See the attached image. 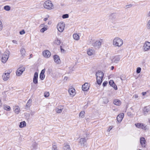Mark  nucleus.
Returning a JSON list of instances; mask_svg holds the SVG:
<instances>
[{"label": "nucleus", "instance_id": "obj_1", "mask_svg": "<svg viewBox=\"0 0 150 150\" xmlns=\"http://www.w3.org/2000/svg\"><path fill=\"white\" fill-rule=\"evenodd\" d=\"M112 44L115 47H120L123 44V40L119 37L114 38L112 40Z\"/></svg>", "mask_w": 150, "mask_h": 150}, {"label": "nucleus", "instance_id": "obj_2", "mask_svg": "<svg viewBox=\"0 0 150 150\" xmlns=\"http://www.w3.org/2000/svg\"><path fill=\"white\" fill-rule=\"evenodd\" d=\"M43 6L45 9L48 10H53L54 8V4L50 0H47L43 3Z\"/></svg>", "mask_w": 150, "mask_h": 150}, {"label": "nucleus", "instance_id": "obj_3", "mask_svg": "<svg viewBox=\"0 0 150 150\" xmlns=\"http://www.w3.org/2000/svg\"><path fill=\"white\" fill-rule=\"evenodd\" d=\"M103 76L104 74L101 71H99L96 73V81L98 85H100L101 83Z\"/></svg>", "mask_w": 150, "mask_h": 150}, {"label": "nucleus", "instance_id": "obj_4", "mask_svg": "<svg viewBox=\"0 0 150 150\" xmlns=\"http://www.w3.org/2000/svg\"><path fill=\"white\" fill-rule=\"evenodd\" d=\"M65 27V23L62 21L59 22L56 26L57 30L60 33H62L64 31Z\"/></svg>", "mask_w": 150, "mask_h": 150}, {"label": "nucleus", "instance_id": "obj_5", "mask_svg": "<svg viewBox=\"0 0 150 150\" xmlns=\"http://www.w3.org/2000/svg\"><path fill=\"white\" fill-rule=\"evenodd\" d=\"M9 52L8 51L5 52L2 55L1 58V62L4 64L6 63L8 60L9 57Z\"/></svg>", "mask_w": 150, "mask_h": 150}, {"label": "nucleus", "instance_id": "obj_6", "mask_svg": "<svg viewBox=\"0 0 150 150\" xmlns=\"http://www.w3.org/2000/svg\"><path fill=\"white\" fill-rule=\"evenodd\" d=\"M120 58L119 55H115L111 57L110 59L112 63L117 64L120 61Z\"/></svg>", "mask_w": 150, "mask_h": 150}, {"label": "nucleus", "instance_id": "obj_7", "mask_svg": "<svg viewBox=\"0 0 150 150\" xmlns=\"http://www.w3.org/2000/svg\"><path fill=\"white\" fill-rule=\"evenodd\" d=\"M68 93L70 97H74L76 94V92L75 88L72 87H71L69 88L68 90Z\"/></svg>", "mask_w": 150, "mask_h": 150}, {"label": "nucleus", "instance_id": "obj_8", "mask_svg": "<svg viewBox=\"0 0 150 150\" xmlns=\"http://www.w3.org/2000/svg\"><path fill=\"white\" fill-rule=\"evenodd\" d=\"M150 50V42L146 41L144 43L143 46V50L144 52H146Z\"/></svg>", "mask_w": 150, "mask_h": 150}, {"label": "nucleus", "instance_id": "obj_9", "mask_svg": "<svg viewBox=\"0 0 150 150\" xmlns=\"http://www.w3.org/2000/svg\"><path fill=\"white\" fill-rule=\"evenodd\" d=\"M10 72L7 71H5L2 75V79L4 81H7L10 77Z\"/></svg>", "mask_w": 150, "mask_h": 150}, {"label": "nucleus", "instance_id": "obj_10", "mask_svg": "<svg viewBox=\"0 0 150 150\" xmlns=\"http://www.w3.org/2000/svg\"><path fill=\"white\" fill-rule=\"evenodd\" d=\"M42 54L43 57L46 58H49L51 56V53L48 50L43 51L42 52Z\"/></svg>", "mask_w": 150, "mask_h": 150}, {"label": "nucleus", "instance_id": "obj_11", "mask_svg": "<svg viewBox=\"0 0 150 150\" xmlns=\"http://www.w3.org/2000/svg\"><path fill=\"white\" fill-rule=\"evenodd\" d=\"M92 45L96 49H98L101 47V43L100 41L97 40L95 41L92 44Z\"/></svg>", "mask_w": 150, "mask_h": 150}, {"label": "nucleus", "instance_id": "obj_12", "mask_svg": "<svg viewBox=\"0 0 150 150\" xmlns=\"http://www.w3.org/2000/svg\"><path fill=\"white\" fill-rule=\"evenodd\" d=\"M25 70V68L24 67H19L17 70L16 75L17 76H20L23 73V72Z\"/></svg>", "mask_w": 150, "mask_h": 150}, {"label": "nucleus", "instance_id": "obj_13", "mask_svg": "<svg viewBox=\"0 0 150 150\" xmlns=\"http://www.w3.org/2000/svg\"><path fill=\"white\" fill-rule=\"evenodd\" d=\"M90 86V85L89 83H85L82 86V90L84 91H87L89 89Z\"/></svg>", "mask_w": 150, "mask_h": 150}, {"label": "nucleus", "instance_id": "obj_14", "mask_svg": "<svg viewBox=\"0 0 150 150\" xmlns=\"http://www.w3.org/2000/svg\"><path fill=\"white\" fill-rule=\"evenodd\" d=\"M40 27L41 28L40 30V32L41 33H44L48 29V26L45 25L44 24H42L40 25Z\"/></svg>", "mask_w": 150, "mask_h": 150}, {"label": "nucleus", "instance_id": "obj_15", "mask_svg": "<svg viewBox=\"0 0 150 150\" xmlns=\"http://www.w3.org/2000/svg\"><path fill=\"white\" fill-rule=\"evenodd\" d=\"M79 143L81 146H86L87 145V139L85 138H81L79 139Z\"/></svg>", "mask_w": 150, "mask_h": 150}, {"label": "nucleus", "instance_id": "obj_16", "mask_svg": "<svg viewBox=\"0 0 150 150\" xmlns=\"http://www.w3.org/2000/svg\"><path fill=\"white\" fill-rule=\"evenodd\" d=\"M53 58L54 62L57 64H59L61 63V60L59 56L55 54L53 56Z\"/></svg>", "mask_w": 150, "mask_h": 150}, {"label": "nucleus", "instance_id": "obj_17", "mask_svg": "<svg viewBox=\"0 0 150 150\" xmlns=\"http://www.w3.org/2000/svg\"><path fill=\"white\" fill-rule=\"evenodd\" d=\"M135 126L138 128L142 129L144 130L146 129V126L144 124L141 123H137L135 124Z\"/></svg>", "mask_w": 150, "mask_h": 150}, {"label": "nucleus", "instance_id": "obj_18", "mask_svg": "<svg viewBox=\"0 0 150 150\" xmlns=\"http://www.w3.org/2000/svg\"><path fill=\"white\" fill-rule=\"evenodd\" d=\"M13 110L15 113L16 115L18 114L21 112L20 108L18 105H15L14 106Z\"/></svg>", "mask_w": 150, "mask_h": 150}, {"label": "nucleus", "instance_id": "obj_19", "mask_svg": "<svg viewBox=\"0 0 150 150\" xmlns=\"http://www.w3.org/2000/svg\"><path fill=\"white\" fill-rule=\"evenodd\" d=\"M124 116V114L123 113H120L117 116V120L119 123H120L122 122Z\"/></svg>", "mask_w": 150, "mask_h": 150}, {"label": "nucleus", "instance_id": "obj_20", "mask_svg": "<svg viewBox=\"0 0 150 150\" xmlns=\"http://www.w3.org/2000/svg\"><path fill=\"white\" fill-rule=\"evenodd\" d=\"M38 74L35 72L34 75L33 82L34 84H37L38 83Z\"/></svg>", "mask_w": 150, "mask_h": 150}, {"label": "nucleus", "instance_id": "obj_21", "mask_svg": "<svg viewBox=\"0 0 150 150\" xmlns=\"http://www.w3.org/2000/svg\"><path fill=\"white\" fill-rule=\"evenodd\" d=\"M140 143L142 147H145L146 146V141L143 137H141L140 138Z\"/></svg>", "mask_w": 150, "mask_h": 150}, {"label": "nucleus", "instance_id": "obj_22", "mask_svg": "<svg viewBox=\"0 0 150 150\" xmlns=\"http://www.w3.org/2000/svg\"><path fill=\"white\" fill-rule=\"evenodd\" d=\"M20 54L22 57H24L25 56L26 52L25 48L23 47H22L20 50Z\"/></svg>", "mask_w": 150, "mask_h": 150}, {"label": "nucleus", "instance_id": "obj_23", "mask_svg": "<svg viewBox=\"0 0 150 150\" xmlns=\"http://www.w3.org/2000/svg\"><path fill=\"white\" fill-rule=\"evenodd\" d=\"M45 69H42L41 71L40 74V78L42 80H43L45 78V75L44 73L45 72Z\"/></svg>", "mask_w": 150, "mask_h": 150}, {"label": "nucleus", "instance_id": "obj_24", "mask_svg": "<svg viewBox=\"0 0 150 150\" xmlns=\"http://www.w3.org/2000/svg\"><path fill=\"white\" fill-rule=\"evenodd\" d=\"M121 101L119 99H115L113 101V103L116 105L120 106L122 104Z\"/></svg>", "mask_w": 150, "mask_h": 150}, {"label": "nucleus", "instance_id": "obj_25", "mask_svg": "<svg viewBox=\"0 0 150 150\" xmlns=\"http://www.w3.org/2000/svg\"><path fill=\"white\" fill-rule=\"evenodd\" d=\"M110 85L112 86L115 90H117V86L114 83V81L112 80H110L109 82Z\"/></svg>", "mask_w": 150, "mask_h": 150}, {"label": "nucleus", "instance_id": "obj_26", "mask_svg": "<svg viewBox=\"0 0 150 150\" xmlns=\"http://www.w3.org/2000/svg\"><path fill=\"white\" fill-rule=\"evenodd\" d=\"M63 109V106H60L56 108L55 109L56 112L58 113H61Z\"/></svg>", "mask_w": 150, "mask_h": 150}, {"label": "nucleus", "instance_id": "obj_27", "mask_svg": "<svg viewBox=\"0 0 150 150\" xmlns=\"http://www.w3.org/2000/svg\"><path fill=\"white\" fill-rule=\"evenodd\" d=\"M150 111V108L149 107L146 106L143 109V112L145 114L148 113Z\"/></svg>", "mask_w": 150, "mask_h": 150}, {"label": "nucleus", "instance_id": "obj_28", "mask_svg": "<svg viewBox=\"0 0 150 150\" xmlns=\"http://www.w3.org/2000/svg\"><path fill=\"white\" fill-rule=\"evenodd\" d=\"M9 94V92L7 91H4L2 93L3 97L5 99L6 98L7 96H8Z\"/></svg>", "mask_w": 150, "mask_h": 150}, {"label": "nucleus", "instance_id": "obj_29", "mask_svg": "<svg viewBox=\"0 0 150 150\" xmlns=\"http://www.w3.org/2000/svg\"><path fill=\"white\" fill-rule=\"evenodd\" d=\"M26 124L25 121L21 122L20 123L19 126L20 128H22L26 126Z\"/></svg>", "mask_w": 150, "mask_h": 150}, {"label": "nucleus", "instance_id": "obj_30", "mask_svg": "<svg viewBox=\"0 0 150 150\" xmlns=\"http://www.w3.org/2000/svg\"><path fill=\"white\" fill-rule=\"evenodd\" d=\"M73 39L76 40H79L80 37L79 35L77 33L74 34L73 35Z\"/></svg>", "mask_w": 150, "mask_h": 150}, {"label": "nucleus", "instance_id": "obj_31", "mask_svg": "<svg viewBox=\"0 0 150 150\" xmlns=\"http://www.w3.org/2000/svg\"><path fill=\"white\" fill-rule=\"evenodd\" d=\"M53 43L56 45H59L60 44V41L58 39H56L54 41Z\"/></svg>", "mask_w": 150, "mask_h": 150}, {"label": "nucleus", "instance_id": "obj_32", "mask_svg": "<svg viewBox=\"0 0 150 150\" xmlns=\"http://www.w3.org/2000/svg\"><path fill=\"white\" fill-rule=\"evenodd\" d=\"M87 53L88 55L91 56L93 53V50H92L90 49H88L87 50Z\"/></svg>", "mask_w": 150, "mask_h": 150}, {"label": "nucleus", "instance_id": "obj_33", "mask_svg": "<svg viewBox=\"0 0 150 150\" xmlns=\"http://www.w3.org/2000/svg\"><path fill=\"white\" fill-rule=\"evenodd\" d=\"M85 112L84 111H81L79 113V117L81 118H83L85 116Z\"/></svg>", "mask_w": 150, "mask_h": 150}, {"label": "nucleus", "instance_id": "obj_34", "mask_svg": "<svg viewBox=\"0 0 150 150\" xmlns=\"http://www.w3.org/2000/svg\"><path fill=\"white\" fill-rule=\"evenodd\" d=\"M38 147V144L37 143H33L31 146V148L32 149H36Z\"/></svg>", "mask_w": 150, "mask_h": 150}, {"label": "nucleus", "instance_id": "obj_35", "mask_svg": "<svg viewBox=\"0 0 150 150\" xmlns=\"http://www.w3.org/2000/svg\"><path fill=\"white\" fill-rule=\"evenodd\" d=\"M4 8L6 11H9L11 10V7L8 5H6L4 6Z\"/></svg>", "mask_w": 150, "mask_h": 150}, {"label": "nucleus", "instance_id": "obj_36", "mask_svg": "<svg viewBox=\"0 0 150 150\" xmlns=\"http://www.w3.org/2000/svg\"><path fill=\"white\" fill-rule=\"evenodd\" d=\"M63 150H71L70 146L69 145H67L64 146Z\"/></svg>", "mask_w": 150, "mask_h": 150}, {"label": "nucleus", "instance_id": "obj_37", "mask_svg": "<svg viewBox=\"0 0 150 150\" xmlns=\"http://www.w3.org/2000/svg\"><path fill=\"white\" fill-rule=\"evenodd\" d=\"M32 101V100L31 99H30L28 100L26 104V106L27 107H29L30 106Z\"/></svg>", "mask_w": 150, "mask_h": 150}, {"label": "nucleus", "instance_id": "obj_38", "mask_svg": "<svg viewBox=\"0 0 150 150\" xmlns=\"http://www.w3.org/2000/svg\"><path fill=\"white\" fill-rule=\"evenodd\" d=\"M4 108L5 110L8 111H9L11 110V107L7 105H5Z\"/></svg>", "mask_w": 150, "mask_h": 150}, {"label": "nucleus", "instance_id": "obj_39", "mask_svg": "<svg viewBox=\"0 0 150 150\" xmlns=\"http://www.w3.org/2000/svg\"><path fill=\"white\" fill-rule=\"evenodd\" d=\"M146 27L149 29H150V19L147 21L146 23Z\"/></svg>", "mask_w": 150, "mask_h": 150}, {"label": "nucleus", "instance_id": "obj_40", "mask_svg": "<svg viewBox=\"0 0 150 150\" xmlns=\"http://www.w3.org/2000/svg\"><path fill=\"white\" fill-rule=\"evenodd\" d=\"M69 16L68 14H64L62 16V17L63 19H65L68 18Z\"/></svg>", "mask_w": 150, "mask_h": 150}, {"label": "nucleus", "instance_id": "obj_41", "mask_svg": "<svg viewBox=\"0 0 150 150\" xmlns=\"http://www.w3.org/2000/svg\"><path fill=\"white\" fill-rule=\"evenodd\" d=\"M141 71V68L140 67H138L137 68L136 72L137 74L139 73Z\"/></svg>", "mask_w": 150, "mask_h": 150}, {"label": "nucleus", "instance_id": "obj_42", "mask_svg": "<svg viewBox=\"0 0 150 150\" xmlns=\"http://www.w3.org/2000/svg\"><path fill=\"white\" fill-rule=\"evenodd\" d=\"M50 17V16L48 15H46L45 17L43 19V21H46Z\"/></svg>", "mask_w": 150, "mask_h": 150}, {"label": "nucleus", "instance_id": "obj_43", "mask_svg": "<svg viewBox=\"0 0 150 150\" xmlns=\"http://www.w3.org/2000/svg\"><path fill=\"white\" fill-rule=\"evenodd\" d=\"M52 150H57L56 146L54 144L52 145Z\"/></svg>", "mask_w": 150, "mask_h": 150}, {"label": "nucleus", "instance_id": "obj_44", "mask_svg": "<svg viewBox=\"0 0 150 150\" xmlns=\"http://www.w3.org/2000/svg\"><path fill=\"white\" fill-rule=\"evenodd\" d=\"M139 96L138 95L135 94L133 95L132 98H133L136 99L137 98H139Z\"/></svg>", "mask_w": 150, "mask_h": 150}, {"label": "nucleus", "instance_id": "obj_45", "mask_svg": "<svg viewBox=\"0 0 150 150\" xmlns=\"http://www.w3.org/2000/svg\"><path fill=\"white\" fill-rule=\"evenodd\" d=\"M49 96V93L48 92H46L44 93V96L46 97H48Z\"/></svg>", "mask_w": 150, "mask_h": 150}, {"label": "nucleus", "instance_id": "obj_46", "mask_svg": "<svg viewBox=\"0 0 150 150\" xmlns=\"http://www.w3.org/2000/svg\"><path fill=\"white\" fill-rule=\"evenodd\" d=\"M112 128H113L112 126H110L108 127V128L107 130V131L108 132H110V131L112 129Z\"/></svg>", "mask_w": 150, "mask_h": 150}, {"label": "nucleus", "instance_id": "obj_47", "mask_svg": "<svg viewBox=\"0 0 150 150\" xmlns=\"http://www.w3.org/2000/svg\"><path fill=\"white\" fill-rule=\"evenodd\" d=\"M69 69L70 72H71L72 71H73L74 70V68L73 66H72L71 67H69Z\"/></svg>", "mask_w": 150, "mask_h": 150}, {"label": "nucleus", "instance_id": "obj_48", "mask_svg": "<svg viewBox=\"0 0 150 150\" xmlns=\"http://www.w3.org/2000/svg\"><path fill=\"white\" fill-rule=\"evenodd\" d=\"M25 33V31L24 30H23L20 32V34L21 35L24 34Z\"/></svg>", "mask_w": 150, "mask_h": 150}, {"label": "nucleus", "instance_id": "obj_49", "mask_svg": "<svg viewBox=\"0 0 150 150\" xmlns=\"http://www.w3.org/2000/svg\"><path fill=\"white\" fill-rule=\"evenodd\" d=\"M60 50L61 52L62 53H64L66 52V50L62 47H61Z\"/></svg>", "mask_w": 150, "mask_h": 150}, {"label": "nucleus", "instance_id": "obj_50", "mask_svg": "<svg viewBox=\"0 0 150 150\" xmlns=\"http://www.w3.org/2000/svg\"><path fill=\"white\" fill-rule=\"evenodd\" d=\"M108 84V82L107 81H105L103 82V85L104 86H106Z\"/></svg>", "mask_w": 150, "mask_h": 150}, {"label": "nucleus", "instance_id": "obj_51", "mask_svg": "<svg viewBox=\"0 0 150 150\" xmlns=\"http://www.w3.org/2000/svg\"><path fill=\"white\" fill-rule=\"evenodd\" d=\"M147 16L148 17H150V11H148L147 14Z\"/></svg>", "mask_w": 150, "mask_h": 150}, {"label": "nucleus", "instance_id": "obj_52", "mask_svg": "<svg viewBox=\"0 0 150 150\" xmlns=\"http://www.w3.org/2000/svg\"><path fill=\"white\" fill-rule=\"evenodd\" d=\"M12 42L13 43L15 44H17V41H16V40H13L12 41Z\"/></svg>", "mask_w": 150, "mask_h": 150}, {"label": "nucleus", "instance_id": "obj_53", "mask_svg": "<svg viewBox=\"0 0 150 150\" xmlns=\"http://www.w3.org/2000/svg\"><path fill=\"white\" fill-rule=\"evenodd\" d=\"M132 5L131 4H129L128 5H127L126 6V7H127V8H130L132 6Z\"/></svg>", "mask_w": 150, "mask_h": 150}, {"label": "nucleus", "instance_id": "obj_54", "mask_svg": "<svg viewBox=\"0 0 150 150\" xmlns=\"http://www.w3.org/2000/svg\"><path fill=\"white\" fill-rule=\"evenodd\" d=\"M146 94V93L145 92H143L142 93V94L143 96L145 95Z\"/></svg>", "mask_w": 150, "mask_h": 150}, {"label": "nucleus", "instance_id": "obj_55", "mask_svg": "<svg viewBox=\"0 0 150 150\" xmlns=\"http://www.w3.org/2000/svg\"><path fill=\"white\" fill-rule=\"evenodd\" d=\"M2 105L1 103V100L0 99V108L1 107Z\"/></svg>", "mask_w": 150, "mask_h": 150}, {"label": "nucleus", "instance_id": "obj_56", "mask_svg": "<svg viewBox=\"0 0 150 150\" xmlns=\"http://www.w3.org/2000/svg\"><path fill=\"white\" fill-rule=\"evenodd\" d=\"M68 77H65L64 78V79L67 80V79Z\"/></svg>", "mask_w": 150, "mask_h": 150}, {"label": "nucleus", "instance_id": "obj_57", "mask_svg": "<svg viewBox=\"0 0 150 150\" xmlns=\"http://www.w3.org/2000/svg\"><path fill=\"white\" fill-rule=\"evenodd\" d=\"M114 67H113V66H112V67H111V69H112V70L113 69H114Z\"/></svg>", "mask_w": 150, "mask_h": 150}, {"label": "nucleus", "instance_id": "obj_58", "mask_svg": "<svg viewBox=\"0 0 150 150\" xmlns=\"http://www.w3.org/2000/svg\"><path fill=\"white\" fill-rule=\"evenodd\" d=\"M149 123L150 124V119H149Z\"/></svg>", "mask_w": 150, "mask_h": 150}, {"label": "nucleus", "instance_id": "obj_59", "mask_svg": "<svg viewBox=\"0 0 150 150\" xmlns=\"http://www.w3.org/2000/svg\"><path fill=\"white\" fill-rule=\"evenodd\" d=\"M49 23H50L48 22V24H49Z\"/></svg>", "mask_w": 150, "mask_h": 150}, {"label": "nucleus", "instance_id": "obj_60", "mask_svg": "<svg viewBox=\"0 0 150 150\" xmlns=\"http://www.w3.org/2000/svg\"><path fill=\"white\" fill-rule=\"evenodd\" d=\"M121 80H122V79L121 78Z\"/></svg>", "mask_w": 150, "mask_h": 150}, {"label": "nucleus", "instance_id": "obj_61", "mask_svg": "<svg viewBox=\"0 0 150 150\" xmlns=\"http://www.w3.org/2000/svg\"><path fill=\"white\" fill-rule=\"evenodd\" d=\"M139 150H142V149H139Z\"/></svg>", "mask_w": 150, "mask_h": 150}]
</instances>
